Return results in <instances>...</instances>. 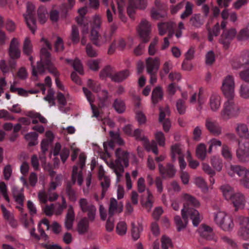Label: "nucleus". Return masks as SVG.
I'll use <instances>...</instances> for the list:
<instances>
[{
	"mask_svg": "<svg viewBox=\"0 0 249 249\" xmlns=\"http://www.w3.org/2000/svg\"><path fill=\"white\" fill-rule=\"evenodd\" d=\"M181 200L183 204V208L185 213L192 220L194 226L197 227L201 221V216L199 212L190 207L198 208L200 203L199 201L194 196L187 193H182L181 196Z\"/></svg>",
	"mask_w": 249,
	"mask_h": 249,
	"instance_id": "nucleus-1",
	"label": "nucleus"
},
{
	"mask_svg": "<svg viewBox=\"0 0 249 249\" xmlns=\"http://www.w3.org/2000/svg\"><path fill=\"white\" fill-rule=\"evenodd\" d=\"M115 155L117 159L115 162H107L108 166L113 170L116 175V182L118 183L120 181V179L123 176L124 170L121 162H123L124 166L127 167L129 165V153L123 151L120 148L116 149Z\"/></svg>",
	"mask_w": 249,
	"mask_h": 249,
	"instance_id": "nucleus-2",
	"label": "nucleus"
},
{
	"mask_svg": "<svg viewBox=\"0 0 249 249\" xmlns=\"http://www.w3.org/2000/svg\"><path fill=\"white\" fill-rule=\"evenodd\" d=\"M226 98L227 100L224 102L220 112V118L224 121L237 118L241 111L240 106L234 99V97Z\"/></svg>",
	"mask_w": 249,
	"mask_h": 249,
	"instance_id": "nucleus-3",
	"label": "nucleus"
},
{
	"mask_svg": "<svg viewBox=\"0 0 249 249\" xmlns=\"http://www.w3.org/2000/svg\"><path fill=\"white\" fill-rule=\"evenodd\" d=\"M89 17H77L76 21L81 28L82 38L81 44L85 45L87 43V36L89 33V25H91L92 29H98L100 27L101 19L100 17H94L93 18L92 24L90 23Z\"/></svg>",
	"mask_w": 249,
	"mask_h": 249,
	"instance_id": "nucleus-4",
	"label": "nucleus"
},
{
	"mask_svg": "<svg viewBox=\"0 0 249 249\" xmlns=\"http://www.w3.org/2000/svg\"><path fill=\"white\" fill-rule=\"evenodd\" d=\"M41 41L43 43V44L40 51V61L37 62L36 68L35 66L34 65V58L33 56H30L29 57L32 68V74L35 76H36L38 74H43L45 73V70L46 69L47 70V66L46 65L47 59H45L44 60H41L42 50L44 49L50 54L48 52V50H51L52 49L51 44L45 38L43 37L42 38Z\"/></svg>",
	"mask_w": 249,
	"mask_h": 249,
	"instance_id": "nucleus-5",
	"label": "nucleus"
},
{
	"mask_svg": "<svg viewBox=\"0 0 249 249\" xmlns=\"http://www.w3.org/2000/svg\"><path fill=\"white\" fill-rule=\"evenodd\" d=\"M79 186H82L83 182L82 172L81 170L78 171L77 166H74L72 169V184L69 183L67 184L66 191L69 197V198L72 201H75L76 199V195L75 191L72 188V185L75 183L76 181Z\"/></svg>",
	"mask_w": 249,
	"mask_h": 249,
	"instance_id": "nucleus-6",
	"label": "nucleus"
},
{
	"mask_svg": "<svg viewBox=\"0 0 249 249\" xmlns=\"http://www.w3.org/2000/svg\"><path fill=\"white\" fill-rule=\"evenodd\" d=\"M235 87V79L233 76L228 75L223 78L221 90L225 97H234Z\"/></svg>",
	"mask_w": 249,
	"mask_h": 249,
	"instance_id": "nucleus-7",
	"label": "nucleus"
},
{
	"mask_svg": "<svg viewBox=\"0 0 249 249\" xmlns=\"http://www.w3.org/2000/svg\"><path fill=\"white\" fill-rule=\"evenodd\" d=\"M41 52V60H44L45 59H47L46 65L47 66V70L51 74L56 77L55 83L57 87L60 89L64 90V86L58 78L59 74V72L56 68L51 62V54L47 52L44 49L42 50Z\"/></svg>",
	"mask_w": 249,
	"mask_h": 249,
	"instance_id": "nucleus-8",
	"label": "nucleus"
},
{
	"mask_svg": "<svg viewBox=\"0 0 249 249\" xmlns=\"http://www.w3.org/2000/svg\"><path fill=\"white\" fill-rule=\"evenodd\" d=\"M215 222L225 231H230L233 227L234 224L231 218L223 212H218L214 215Z\"/></svg>",
	"mask_w": 249,
	"mask_h": 249,
	"instance_id": "nucleus-9",
	"label": "nucleus"
},
{
	"mask_svg": "<svg viewBox=\"0 0 249 249\" xmlns=\"http://www.w3.org/2000/svg\"><path fill=\"white\" fill-rule=\"evenodd\" d=\"M131 136L135 137L137 140L142 141L143 146L147 151H152L155 154H158L159 151L156 142L152 141L150 142L148 139L142 134V131L140 129H135Z\"/></svg>",
	"mask_w": 249,
	"mask_h": 249,
	"instance_id": "nucleus-10",
	"label": "nucleus"
},
{
	"mask_svg": "<svg viewBox=\"0 0 249 249\" xmlns=\"http://www.w3.org/2000/svg\"><path fill=\"white\" fill-rule=\"evenodd\" d=\"M70 4V7H67L65 5H63L60 9L59 11L56 9L53 8L49 12L46 7L44 6H40L37 11L38 16H45L49 13L50 16H57L58 14L64 15L68 14V11L74 4V0H68Z\"/></svg>",
	"mask_w": 249,
	"mask_h": 249,
	"instance_id": "nucleus-11",
	"label": "nucleus"
},
{
	"mask_svg": "<svg viewBox=\"0 0 249 249\" xmlns=\"http://www.w3.org/2000/svg\"><path fill=\"white\" fill-rule=\"evenodd\" d=\"M236 156L238 160L243 162L249 161V139L241 140L238 143L236 150Z\"/></svg>",
	"mask_w": 249,
	"mask_h": 249,
	"instance_id": "nucleus-12",
	"label": "nucleus"
},
{
	"mask_svg": "<svg viewBox=\"0 0 249 249\" xmlns=\"http://www.w3.org/2000/svg\"><path fill=\"white\" fill-rule=\"evenodd\" d=\"M78 203L81 211L87 213L88 219L91 221H94L96 213L95 206L85 198H80Z\"/></svg>",
	"mask_w": 249,
	"mask_h": 249,
	"instance_id": "nucleus-13",
	"label": "nucleus"
},
{
	"mask_svg": "<svg viewBox=\"0 0 249 249\" xmlns=\"http://www.w3.org/2000/svg\"><path fill=\"white\" fill-rule=\"evenodd\" d=\"M137 31L143 42L146 43L149 41L152 25L148 21L145 19H142L138 26Z\"/></svg>",
	"mask_w": 249,
	"mask_h": 249,
	"instance_id": "nucleus-14",
	"label": "nucleus"
},
{
	"mask_svg": "<svg viewBox=\"0 0 249 249\" xmlns=\"http://www.w3.org/2000/svg\"><path fill=\"white\" fill-rule=\"evenodd\" d=\"M176 26L175 23L172 21L161 22L158 24L159 33L160 36L164 35L168 32L169 38H172L174 35V28Z\"/></svg>",
	"mask_w": 249,
	"mask_h": 249,
	"instance_id": "nucleus-15",
	"label": "nucleus"
},
{
	"mask_svg": "<svg viewBox=\"0 0 249 249\" xmlns=\"http://www.w3.org/2000/svg\"><path fill=\"white\" fill-rule=\"evenodd\" d=\"M249 66V51H243L238 57H235L231 61V65L234 69H238L243 65Z\"/></svg>",
	"mask_w": 249,
	"mask_h": 249,
	"instance_id": "nucleus-16",
	"label": "nucleus"
},
{
	"mask_svg": "<svg viewBox=\"0 0 249 249\" xmlns=\"http://www.w3.org/2000/svg\"><path fill=\"white\" fill-rule=\"evenodd\" d=\"M19 47L20 43L18 39L15 37L13 38L8 49V54L11 59H17L20 57Z\"/></svg>",
	"mask_w": 249,
	"mask_h": 249,
	"instance_id": "nucleus-17",
	"label": "nucleus"
},
{
	"mask_svg": "<svg viewBox=\"0 0 249 249\" xmlns=\"http://www.w3.org/2000/svg\"><path fill=\"white\" fill-rule=\"evenodd\" d=\"M159 173L163 178H172L176 173L174 166L171 163H167L165 166L161 163L158 164Z\"/></svg>",
	"mask_w": 249,
	"mask_h": 249,
	"instance_id": "nucleus-18",
	"label": "nucleus"
},
{
	"mask_svg": "<svg viewBox=\"0 0 249 249\" xmlns=\"http://www.w3.org/2000/svg\"><path fill=\"white\" fill-rule=\"evenodd\" d=\"M223 29V31L221 35L220 42L226 48H227L231 41L237 35V32L234 28H231L229 30H225L224 28Z\"/></svg>",
	"mask_w": 249,
	"mask_h": 249,
	"instance_id": "nucleus-19",
	"label": "nucleus"
},
{
	"mask_svg": "<svg viewBox=\"0 0 249 249\" xmlns=\"http://www.w3.org/2000/svg\"><path fill=\"white\" fill-rule=\"evenodd\" d=\"M205 126L208 131L215 136H219L222 134V127L215 120L211 118L206 119Z\"/></svg>",
	"mask_w": 249,
	"mask_h": 249,
	"instance_id": "nucleus-20",
	"label": "nucleus"
},
{
	"mask_svg": "<svg viewBox=\"0 0 249 249\" xmlns=\"http://www.w3.org/2000/svg\"><path fill=\"white\" fill-rule=\"evenodd\" d=\"M159 122L162 123L163 128L165 132H168L171 127L170 121L168 119H165V117L170 114L169 107L167 106L164 108H160Z\"/></svg>",
	"mask_w": 249,
	"mask_h": 249,
	"instance_id": "nucleus-21",
	"label": "nucleus"
},
{
	"mask_svg": "<svg viewBox=\"0 0 249 249\" xmlns=\"http://www.w3.org/2000/svg\"><path fill=\"white\" fill-rule=\"evenodd\" d=\"M160 65L158 57H148L146 60V69L148 73H157Z\"/></svg>",
	"mask_w": 249,
	"mask_h": 249,
	"instance_id": "nucleus-22",
	"label": "nucleus"
},
{
	"mask_svg": "<svg viewBox=\"0 0 249 249\" xmlns=\"http://www.w3.org/2000/svg\"><path fill=\"white\" fill-rule=\"evenodd\" d=\"M241 228L239 234L245 240H249V218L240 216L239 218Z\"/></svg>",
	"mask_w": 249,
	"mask_h": 249,
	"instance_id": "nucleus-23",
	"label": "nucleus"
},
{
	"mask_svg": "<svg viewBox=\"0 0 249 249\" xmlns=\"http://www.w3.org/2000/svg\"><path fill=\"white\" fill-rule=\"evenodd\" d=\"M230 200L232 202L236 210L244 208L245 205V197L244 195L240 192L235 193Z\"/></svg>",
	"mask_w": 249,
	"mask_h": 249,
	"instance_id": "nucleus-24",
	"label": "nucleus"
},
{
	"mask_svg": "<svg viewBox=\"0 0 249 249\" xmlns=\"http://www.w3.org/2000/svg\"><path fill=\"white\" fill-rule=\"evenodd\" d=\"M23 188H18L17 186H13L12 188V192L13 197L17 203L20 205L18 209L23 210V201L24 196L23 194Z\"/></svg>",
	"mask_w": 249,
	"mask_h": 249,
	"instance_id": "nucleus-25",
	"label": "nucleus"
},
{
	"mask_svg": "<svg viewBox=\"0 0 249 249\" xmlns=\"http://www.w3.org/2000/svg\"><path fill=\"white\" fill-rule=\"evenodd\" d=\"M146 5V0H139L137 3L134 1L129 0V5L127 9V13L129 15L135 14V11L137 9H144Z\"/></svg>",
	"mask_w": 249,
	"mask_h": 249,
	"instance_id": "nucleus-26",
	"label": "nucleus"
},
{
	"mask_svg": "<svg viewBox=\"0 0 249 249\" xmlns=\"http://www.w3.org/2000/svg\"><path fill=\"white\" fill-rule=\"evenodd\" d=\"M123 205L122 203H118L114 198H111L108 207V215L113 216L115 214L120 213L123 211Z\"/></svg>",
	"mask_w": 249,
	"mask_h": 249,
	"instance_id": "nucleus-27",
	"label": "nucleus"
},
{
	"mask_svg": "<svg viewBox=\"0 0 249 249\" xmlns=\"http://www.w3.org/2000/svg\"><path fill=\"white\" fill-rule=\"evenodd\" d=\"M181 214L183 219L184 222L181 219L179 215H176L175 217L174 220L176 226L178 231H180L184 229L188 223V214L185 213L184 209L181 210Z\"/></svg>",
	"mask_w": 249,
	"mask_h": 249,
	"instance_id": "nucleus-28",
	"label": "nucleus"
},
{
	"mask_svg": "<svg viewBox=\"0 0 249 249\" xmlns=\"http://www.w3.org/2000/svg\"><path fill=\"white\" fill-rule=\"evenodd\" d=\"M83 90L85 96L90 104L93 113L92 116L96 118L98 117L99 116L98 109L93 105V103L94 101V96L91 92L86 88H83Z\"/></svg>",
	"mask_w": 249,
	"mask_h": 249,
	"instance_id": "nucleus-29",
	"label": "nucleus"
},
{
	"mask_svg": "<svg viewBox=\"0 0 249 249\" xmlns=\"http://www.w3.org/2000/svg\"><path fill=\"white\" fill-rule=\"evenodd\" d=\"M188 99V94L186 92H183L181 93V98L178 99L176 102V108L179 114H185L187 106L186 101Z\"/></svg>",
	"mask_w": 249,
	"mask_h": 249,
	"instance_id": "nucleus-30",
	"label": "nucleus"
},
{
	"mask_svg": "<svg viewBox=\"0 0 249 249\" xmlns=\"http://www.w3.org/2000/svg\"><path fill=\"white\" fill-rule=\"evenodd\" d=\"M249 171H248L245 168L239 165H231L228 170V174L230 176L233 177L235 174H236L239 177H244Z\"/></svg>",
	"mask_w": 249,
	"mask_h": 249,
	"instance_id": "nucleus-31",
	"label": "nucleus"
},
{
	"mask_svg": "<svg viewBox=\"0 0 249 249\" xmlns=\"http://www.w3.org/2000/svg\"><path fill=\"white\" fill-rule=\"evenodd\" d=\"M209 105L213 112L217 111L221 106V97L217 94H213L209 99Z\"/></svg>",
	"mask_w": 249,
	"mask_h": 249,
	"instance_id": "nucleus-32",
	"label": "nucleus"
},
{
	"mask_svg": "<svg viewBox=\"0 0 249 249\" xmlns=\"http://www.w3.org/2000/svg\"><path fill=\"white\" fill-rule=\"evenodd\" d=\"M235 131L240 138H249V131L248 125L244 123H238L236 125Z\"/></svg>",
	"mask_w": 249,
	"mask_h": 249,
	"instance_id": "nucleus-33",
	"label": "nucleus"
},
{
	"mask_svg": "<svg viewBox=\"0 0 249 249\" xmlns=\"http://www.w3.org/2000/svg\"><path fill=\"white\" fill-rule=\"evenodd\" d=\"M130 72L128 70H124L117 72H114L112 80L115 82H121L129 76Z\"/></svg>",
	"mask_w": 249,
	"mask_h": 249,
	"instance_id": "nucleus-34",
	"label": "nucleus"
},
{
	"mask_svg": "<svg viewBox=\"0 0 249 249\" xmlns=\"http://www.w3.org/2000/svg\"><path fill=\"white\" fill-rule=\"evenodd\" d=\"M74 216L73 208L71 206L68 210L65 221V227L68 230H71L72 227Z\"/></svg>",
	"mask_w": 249,
	"mask_h": 249,
	"instance_id": "nucleus-35",
	"label": "nucleus"
},
{
	"mask_svg": "<svg viewBox=\"0 0 249 249\" xmlns=\"http://www.w3.org/2000/svg\"><path fill=\"white\" fill-rule=\"evenodd\" d=\"M66 61L69 64L71 65L74 70L81 75L84 74L83 65L78 59H75L73 60L70 59H66Z\"/></svg>",
	"mask_w": 249,
	"mask_h": 249,
	"instance_id": "nucleus-36",
	"label": "nucleus"
},
{
	"mask_svg": "<svg viewBox=\"0 0 249 249\" xmlns=\"http://www.w3.org/2000/svg\"><path fill=\"white\" fill-rule=\"evenodd\" d=\"M117 4L118 5V12L116 11L115 10V7L114 5L111 6V9L112 10V12H111L110 9L107 10V16H112L113 14H123V12L124 10V7L125 5L124 0H116Z\"/></svg>",
	"mask_w": 249,
	"mask_h": 249,
	"instance_id": "nucleus-37",
	"label": "nucleus"
},
{
	"mask_svg": "<svg viewBox=\"0 0 249 249\" xmlns=\"http://www.w3.org/2000/svg\"><path fill=\"white\" fill-rule=\"evenodd\" d=\"M163 98V91L160 86L156 87L152 93V101L153 103L155 105L159 101H161Z\"/></svg>",
	"mask_w": 249,
	"mask_h": 249,
	"instance_id": "nucleus-38",
	"label": "nucleus"
},
{
	"mask_svg": "<svg viewBox=\"0 0 249 249\" xmlns=\"http://www.w3.org/2000/svg\"><path fill=\"white\" fill-rule=\"evenodd\" d=\"M89 219L84 217L79 222L77 225V231L80 234L86 233L89 228Z\"/></svg>",
	"mask_w": 249,
	"mask_h": 249,
	"instance_id": "nucleus-39",
	"label": "nucleus"
},
{
	"mask_svg": "<svg viewBox=\"0 0 249 249\" xmlns=\"http://www.w3.org/2000/svg\"><path fill=\"white\" fill-rule=\"evenodd\" d=\"M112 106L115 111L118 113L124 112L126 108L124 101L120 98L116 99Z\"/></svg>",
	"mask_w": 249,
	"mask_h": 249,
	"instance_id": "nucleus-40",
	"label": "nucleus"
},
{
	"mask_svg": "<svg viewBox=\"0 0 249 249\" xmlns=\"http://www.w3.org/2000/svg\"><path fill=\"white\" fill-rule=\"evenodd\" d=\"M220 190L222 192L223 195L227 200H230L234 195L233 188L228 184L222 185Z\"/></svg>",
	"mask_w": 249,
	"mask_h": 249,
	"instance_id": "nucleus-41",
	"label": "nucleus"
},
{
	"mask_svg": "<svg viewBox=\"0 0 249 249\" xmlns=\"http://www.w3.org/2000/svg\"><path fill=\"white\" fill-rule=\"evenodd\" d=\"M38 135L35 132H31L27 133L24 138L28 142V144L30 146H34L38 143L37 138Z\"/></svg>",
	"mask_w": 249,
	"mask_h": 249,
	"instance_id": "nucleus-42",
	"label": "nucleus"
},
{
	"mask_svg": "<svg viewBox=\"0 0 249 249\" xmlns=\"http://www.w3.org/2000/svg\"><path fill=\"white\" fill-rule=\"evenodd\" d=\"M146 201L143 204V206L149 212L153 207V204L154 202L155 199L152 193L149 189H146Z\"/></svg>",
	"mask_w": 249,
	"mask_h": 249,
	"instance_id": "nucleus-43",
	"label": "nucleus"
},
{
	"mask_svg": "<svg viewBox=\"0 0 249 249\" xmlns=\"http://www.w3.org/2000/svg\"><path fill=\"white\" fill-rule=\"evenodd\" d=\"M206 145L202 143L198 144L196 148V157L198 159L203 160L206 157Z\"/></svg>",
	"mask_w": 249,
	"mask_h": 249,
	"instance_id": "nucleus-44",
	"label": "nucleus"
},
{
	"mask_svg": "<svg viewBox=\"0 0 249 249\" xmlns=\"http://www.w3.org/2000/svg\"><path fill=\"white\" fill-rule=\"evenodd\" d=\"M240 96L243 99H249V84H242L238 89Z\"/></svg>",
	"mask_w": 249,
	"mask_h": 249,
	"instance_id": "nucleus-45",
	"label": "nucleus"
},
{
	"mask_svg": "<svg viewBox=\"0 0 249 249\" xmlns=\"http://www.w3.org/2000/svg\"><path fill=\"white\" fill-rule=\"evenodd\" d=\"M100 181L101 185L102 188L101 193V198H103L105 196L106 192L110 186V180L107 177L104 178H102L99 180Z\"/></svg>",
	"mask_w": 249,
	"mask_h": 249,
	"instance_id": "nucleus-46",
	"label": "nucleus"
},
{
	"mask_svg": "<svg viewBox=\"0 0 249 249\" xmlns=\"http://www.w3.org/2000/svg\"><path fill=\"white\" fill-rule=\"evenodd\" d=\"M177 156H178V157L180 156H183L182 154L180 145L178 144H175L171 147V158L173 161L176 160Z\"/></svg>",
	"mask_w": 249,
	"mask_h": 249,
	"instance_id": "nucleus-47",
	"label": "nucleus"
},
{
	"mask_svg": "<svg viewBox=\"0 0 249 249\" xmlns=\"http://www.w3.org/2000/svg\"><path fill=\"white\" fill-rule=\"evenodd\" d=\"M26 115L31 118L32 120L38 119L39 122L42 124H47L48 121L46 118L42 116L39 113L34 111H30L27 112Z\"/></svg>",
	"mask_w": 249,
	"mask_h": 249,
	"instance_id": "nucleus-48",
	"label": "nucleus"
},
{
	"mask_svg": "<svg viewBox=\"0 0 249 249\" xmlns=\"http://www.w3.org/2000/svg\"><path fill=\"white\" fill-rule=\"evenodd\" d=\"M57 99L60 106L59 107V110L62 112H66L69 109L64 108V106L67 104V101L64 95L61 92H58L57 94Z\"/></svg>",
	"mask_w": 249,
	"mask_h": 249,
	"instance_id": "nucleus-49",
	"label": "nucleus"
},
{
	"mask_svg": "<svg viewBox=\"0 0 249 249\" xmlns=\"http://www.w3.org/2000/svg\"><path fill=\"white\" fill-rule=\"evenodd\" d=\"M70 38L72 43L75 44L78 43L80 41L79 30L75 25L72 26Z\"/></svg>",
	"mask_w": 249,
	"mask_h": 249,
	"instance_id": "nucleus-50",
	"label": "nucleus"
},
{
	"mask_svg": "<svg viewBox=\"0 0 249 249\" xmlns=\"http://www.w3.org/2000/svg\"><path fill=\"white\" fill-rule=\"evenodd\" d=\"M25 19L28 27L31 32L34 34L36 29L35 17H25Z\"/></svg>",
	"mask_w": 249,
	"mask_h": 249,
	"instance_id": "nucleus-51",
	"label": "nucleus"
},
{
	"mask_svg": "<svg viewBox=\"0 0 249 249\" xmlns=\"http://www.w3.org/2000/svg\"><path fill=\"white\" fill-rule=\"evenodd\" d=\"M98 99L100 102L99 106L103 107L105 105V102L108 98V92L107 90H102L98 95Z\"/></svg>",
	"mask_w": 249,
	"mask_h": 249,
	"instance_id": "nucleus-52",
	"label": "nucleus"
},
{
	"mask_svg": "<svg viewBox=\"0 0 249 249\" xmlns=\"http://www.w3.org/2000/svg\"><path fill=\"white\" fill-rule=\"evenodd\" d=\"M113 74L114 71L113 69L110 66H107L101 71L100 77L102 79L108 77L112 80V77H113Z\"/></svg>",
	"mask_w": 249,
	"mask_h": 249,
	"instance_id": "nucleus-53",
	"label": "nucleus"
},
{
	"mask_svg": "<svg viewBox=\"0 0 249 249\" xmlns=\"http://www.w3.org/2000/svg\"><path fill=\"white\" fill-rule=\"evenodd\" d=\"M127 225L125 222L120 221L116 226V232L120 235L123 236L125 235L127 231Z\"/></svg>",
	"mask_w": 249,
	"mask_h": 249,
	"instance_id": "nucleus-54",
	"label": "nucleus"
},
{
	"mask_svg": "<svg viewBox=\"0 0 249 249\" xmlns=\"http://www.w3.org/2000/svg\"><path fill=\"white\" fill-rule=\"evenodd\" d=\"M89 36L90 40L94 44L98 46H101L100 38H99V34L97 30L92 29Z\"/></svg>",
	"mask_w": 249,
	"mask_h": 249,
	"instance_id": "nucleus-55",
	"label": "nucleus"
},
{
	"mask_svg": "<svg viewBox=\"0 0 249 249\" xmlns=\"http://www.w3.org/2000/svg\"><path fill=\"white\" fill-rule=\"evenodd\" d=\"M237 38L239 41H246L249 39V29L245 28L241 29L237 35Z\"/></svg>",
	"mask_w": 249,
	"mask_h": 249,
	"instance_id": "nucleus-56",
	"label": "nucleus"
},
{
	"mask_svg": "<svg viewBox=\"0 0 249 249\" xmlns=\"http://www.w3.org/2000/svg\"><path fill=\"white\" fill-rule=\"evenodd\" d=\"M23 51V53L27 55H30L32 52V45L29 37H26L24 40Z\"/></svg>",
	"mask_w": 249,
	"mask_h": 249,
	"instance_id": "nucleus-57",
	"label": "nucleus"
},
{
	"mask_svg": "<svg viewBox=\"0 0 249 249\" xmlns=\"http://www.w3.org/2000/svg\"><path fill=\"white\" fill-rule=\"evenodd\" d=\"M221 155L227 160L232 159V153L231 148L226 144H223L221 148Z\"/></svg>",
	"mask_w": 249,
	"mask_h": 249,
	"instance_id": "nucleus-58",
	"label": "nucleus"
},
{
	"mask_svg": "<svg viewBox=\"0 0 249 249\" xmlns=\"http://www.w3.org/2000/svg\"><path fill=\"white\" fill-rule=\"evenodd\" d=\"M132 237L134 240H137L140 236V232L142 231V228L141 226H136L134 223L132 224Z\"/></svg>",
	"mask_w": 249,
	"mask_h": 249,
	"instance_id": "nucleus-59",
	"label": "nucleus"
},
{
	"mask_svg": "<svg viewBox=\"0 0 249 249\" xmlns=\"http://www.w3.org/2000/svg\"><path fill=\"white\" fill-rule=\"evenodd\" d=\"M88 87L91 89L93 92L98 93L101 90L100 84L91 79H89L87 82Z\"/></svg>",
	"mask_w": 249,
	"mask_h": 249,
	"instance_id": "nucleus-60",
	"label": "nucleus"
},
{
	"mask_svg": "<svg viewBox=\"0 0 249 249\" xmlns=\"http://www.w3.org/2000/svg\"><path fill=\"white\" fill-rule=\"evenodd\" d=\"M219 33L220 27L219 24L217 23L212 30L209 31L208 38L209 41L212 42L213 40V37L217 36Z\"/></svg>",
	"mask_w": 249,
	"mask_h": 249,
	"instance_id": "nucleus-61",
	"label": "nucleus"
},
{
	"mask_svg": "<svg viewBox=\"0 0 249 249\" xmlns=\"http://www.w3.org/2000/svg\"><path fill=\"white\" fill-rule=\"evenodd\" d=\"M172 68V64L170 60H168L164 62L163 65L162 71L160 72V75L162 78L165 75L169 73Z\"/></svg>",
	"mask_w": 249,
	"mask_h": 249,
	"instance_id": "nucleus-62",
	"label": "nucleus"
},
{
	"mask_svg": "<svg viewBox=\"0 0 249 249\" xmlns=\"http://www.w3.org/2000/svg\"><path fill=\"white\" fill-rule=\"evenodd\" d=\"M159 42V38L158 37H155L152 41L150 43L149 48H148V53L150 55H154L156 52V45L158 44Z\"/></svg>",
	"mask_w": 249,
	"mask_h": 249,
	"instance_id": "nucleus-63",
	"label": "nucleus"
},
{
	"mask_svg": "<svg viewBox=\"0 0 249 249\" xmlns=\"http://www.w3.org/2000/svg\"><path fill=\"white\" fill-rule=\"evenodd\" d=\"M195 184L202 190H208L207 184L204 179L200 177H196L194 179Z\"/></svg>",
	"mask_w": 249,
	"mask_h": 249,
	"instance_id": "nucleus-64",
	"label": "nucleus"
}]
</instances>
